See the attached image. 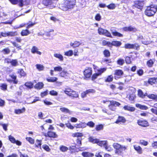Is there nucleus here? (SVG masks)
Listing matches in <instances>:
<instances>
[{"mask_svg": "<svg viewBox=\"0 0 157 157\" xmlns=\"http://www.w3.org/2000/svg\"><path fill=\"white\" fill-rule=\"evenodd\" d=\"M59 149L61 151L64 152L67 151L68 150V148L65 146L61 145L60 146Z\"/></svg>", "mask_w": 157, "mask_h": 157, "instance_id": "61", "label": "nucleus"}, {"mask_svg": "<svg viewBox=\"0 0 157 157\" xmlns=\"http://www.w3.org/2000/svg\"><path fill=\"white\" fill-rule=\"evenodd\" d=\"M106 7L109 10H113L115 9L116 6L114 3H111L107 6Z\"/></svg>", "mask_w": 157, "mask_h": 157, "instance_id": "58", "label": "nucleus"}, {"mask_svg": "<svg viewBox=\"0 0 157 157\" xmlns=\"http://www.w3.org/2000/svg\"><path fill=\"white\" fill-rule=\"evenodd\" d=\"M123 31L124 32H135L137 31V29L135 27H133L131 26L128 27L125 26L122 28Z\"/></svg>", "mask_w": 157, "mask_h": 157, "instance_id": "13", "label": "nucleus"}, {"mask_svg": "<svg viewBox=\"0 0 157 157\" xmlns=\"http://www.w3.org/2000/svg\"><path fill=\"white\" fill-rule=\"evenodd\" d=\"M68 74V73L67 71H65L64 70L61 71L59 73V75L60 76L63 77H65L67 76Z\"/></svg>", "mask_w": 157, "mask_h": 157, "instance_id": "51", "label": "nucleus"}, {"mask_svg": "<svg viewBox=\"0 0 157 157\" xmlns=\"http://www.w3.org/2000/svg\"><path fill=\"white\" fill-rule=\"evenodd\" d=\"M73 90L70 88L68 87L65 88L64 92L65 94L70 96V94H71Z\"/></svg>", "mask_w": 157, "mask_h": 157, "instance_id": "37", "label": "nucleus"}, {"mask_svg": "<svg viewBox=\"0 0 157 157\" xmlns=\"http://www.w3.org/2000/svg\"><path fill=\"white\" fill-rule=\"evenodd\" d=\"M17 73L19 74L21 77H25L26 75V73L22 68L19 69Z\"/></svg>", "mask_w": 157, "mask_h": 157, "instance_id": "36", "label": "nucleus"}, {"mask_svg": "<svg viewBox=\"0 0 157 157\" xmlns=\"http://www.w3.org/2000/svg\"><path fill=\"white\" fill-rule=\"evenodd\" d=\"M98 140L97 138H94L92 136H90L88 138L89 141L93 144H97Z\"/></svg>", "mask_w": 157, "mask_h": 157, "instance_id": "38", "label": "nucleus"}, {"mask_svg": "<svg viewBox=\"0 0 157 157\" xmlns=\"http://www.w3.org/2000/svg\"><path fill=\"white\" fill-rule=\"evenodd\" d=\"M95 124L92 121H90L86 124V126H88L90 128H93Z\"/></svg>", "mask_w": 157, "mask_h": 157, "instance_id": "62", "label": "nucleus"}, {"mask_svg": "<svg viewBox=\"0 0 157 157\" xmlns=\"http://www.w3.org/2000/svg\"><path fill=\"white\" fill-rule=\"evenodd\" d=\"M31 52L33 54L36 53L39 55H40L41 54V52L38 51L37 48L35 46H33L32 47L31 49Z\"/></svg>", "mask_w": 157, "mask_h": 157, "instance_id": "28", "label": "nucleus"}, {"mask_svg": "<svg viewBox=\"0 0 157 157\" xmlns=\"http://www.w3.org/2000/svg\"><path fill=\"white\" fill-rule=\"evenodd\" d=\"M44 135L46 137L53 138H57L58 137V135L56 132L51 131H48L47 133H44Z\"/></svg>", "mask_w": 157, "mask_h": 157, "instance_id": "11", "label": "nucleus"}, {"mask_svg": "<svg viewBox=\"0 0 157 157\" xmlns=\"http://www.w3.org/2000/svg\"><path fill=\"white\" fill-rule=\"evenodd\" d=\"M44 86V84L43 82H39L35 85L34 88L37 90H40L43 88Z\"/></svg>", "mask_w": 157, "mask_h": 157, "instance_id": "24", "label": "nucleus"}, {"mask_svg": "<svg viewBox=\"0 0 157 157\" xmlns=\"http://www.w3.org/2000/svg\"><path fill=\"white\" fill-rule=\"evenodd\" d=\"M42 3L45 6H48L52 5L53 2L52 0H43Z\"/></svg>", "mask_w": 157, "mask_h": 157, "instance_id": "30", "label": "nucleus"}, {"mask_svg": "<svg viewBox=\"0 0 157 157\" xmlns=\"http://www.w3.org/2000/svg\"><path fill=\"white\" fill-rule=\"evenodd\" d=\"M81 155L83 157H93L94 156V154L88 151H83Z\"/></svg>", "mask_w": 157, "mask_h": 157, "instance_id": "20", "label": "nucleus"}, {"mask_svg": "<svg viewBox=\"0 0 157 157\" xmlns=\"http://www.w3.org/2000/svg\"><path fill=\"white\" fill-rule=\"evenodd\" d=\"M123 108L125 110L131 112L134 111L136 109L134 107H131L128 105H124L123 107Z\"/></svg>", "mask_w": 157, "mask_h": 157, "instance_id": "27", "label": "nucleus"}, {"mask_svg": "<svg viewBox=\"0 0 157 157\" xmlns=\"http://www.w3.org/2000/svg\"><path fill=\"white\" fill-rule=\"evenodd\" d=\"M26 140L31 144H33L34 143V140L31 137H26Z\"/></svg>", "mask_w": 157, "mask_h": 157, "instance_id": "60", "label": "nucleus"}, {"mask_svg": "<svg viewBox=\"0 0 157 157\" xmlns=\"http://www.w3.org/2000/svg\"><path fill=\"white\" fill-rule=\"evenodd\" d=\"M106 70V68L103 67L100 68L97 70V73H94L91 77V79L92 81H94L98 77L101 75Z\"/></svg>", "mask_w": 157, "mask_h": 157, "instance_id": "4", "label": "nucleus"}, {"mask_svg": "<svg viewBox=\"0 0 157 157\" xmlns=\"http://www.w3.org/2000/svg\"><path fill=\"white\" fill-rule=\"evenodd\" d=\"M144 5L143 1L137 0L134 2L133 6L141 10L143 8Z\"/></svg>", "mask_w": 157, "mask_h": 157, "instance_id": "10", "label": "nucleus"}, {"mask_svg": "<svg viewBox=\"0 0 157 157\" xmlns=\"http://www.w3.org/2000/svg\"><path fill=\"white\" fill-rule=\"evenodd\" d=\"M155 60V59H150L146 62V65L148 67H151L154 63Z\"/></svg>", "mask_w": 157, "mask_h": 157, "instance_id": "25", "label": "nucleus"}, {"mask_svg": "<svg viewBox=\"0 0 157 157\" xmlns=\"http://www.w3.org/2000/svg\"><path fill=\"white\" fill-rule=\"evenodd\" d=\"M62 112L66 113H70V111L67 108L65 107H61L59 109Z\"/></svg>", "mask_w": 157, "mask_h": 157, "instance_id": "50", "label": "nucleus"}, {"mask_svg": "<svg viewBox=\"0 0 157 157\" xmlns=\"http://www.w3.org/2000/svg\"><path fill=\"white\" fill-rule=\"evenodd\" d=\"M135 98L136 97L134 95L131 94L129 96V100L131 101L132 103H133L135 101L134 100Z\"/></svg>", "mask_w": 157, "mask_h": 157, "instance_id": "59", "label": "nucleus"}, {"mask_svg": "<svg viewBox=\"0 0 157 157\" xmlns=\"http://www.w3.org/2000/svg\"><path fill=\"white\" fill-rule=\"evenodd\" d=\"M111 42L109 41H107L105 40H103L102 41V44L103 46H107L110 48Z\"/></svg>", "mask_w": 157, "mask_h": 157, "instance_id": "47", "label": "nucleus"}, {"mask_svg": "<svg viewBox=\"0 0 157 157\" xmlns=\"http://www.w3.org/2000/svg\"><path fill=\"white\" fill-rule=\"evenodd\" d=\"M104 126L102 124H99L96 125L95 129L97 131H99L103 129Z\"/></svg>", "mask_w": 157, "mask_h": 157, "instance_id": "54", "label": "nucleus"}, {"mask_svg": "<svg viewBox=\"0 0 157 157\" xmlns=\"http://www.w3.org/2000/svg\"><path fill=\"white\" fill-rule=\"evenodd\" d=\"M73 54V52L72 50H69L65 53L64 55L67 56H72Z\"/></svg>", "mask_w": 157, "mask_h": 157, "instance_id": "64", "label": "nucleus"}, {"mask_svg": "<svg viewBox=\"0 0 157 157\" xmlns=\"http://www.w3.org/2000/svg\"><path fill=\"white\" fill-rule=\"evenodd\" d=\"M83 136V134L82 132H76L73 133L72 135V136L73 137H77L78 138L79 137H82Z\"/></svg>", "mask_w": 157, "mask_h": 157, "instance_id": "39", "label": "nucleus"}, {"mask_svg": "<svg viewBox=\"0 0 157 157\" xmlns=\"http://www.w3.org/2000/svg\"><path fill=\"white\" fill-rule=\"evenodd\" d=\"M76 2V0H66L62 4L61 9L64 11L71 10L74 7Z\"/></svg>", "mask_w": 157, "mask_h": 157, "instance_id": "1", "label": "nucleus"}, {"mask_svg": "<svg viewBox=\"0 0 157 157\" xmlns=\"http://www.w3.org/2000/svg\"><path fill=\"white\" fill-rule=\"evenodd\" d=\"M96 91L94 89H89L82 92L81 94V96L82 98H84L86 96L87 94H93Z\"/></svg>", "mask_w": 157, "mask_h": 157, "instance_id": "12", "label": "nucleus"}, {"mask_svg": "<svg viewBox=\"0 0 157 157\" xmlns=\"http://www.w3.org/2000/svg\"><path fill=\"white\" fill-rule=\"evenodd\" d=\"M25 108L23 107L21 109H16L14 111V113L16 114H20L25 112Z\"/></svg>", "mask_w": 157, "mask_h": 157, "instance_id": "44", "label": "nucleus"}, {"mask_svg": "<svg viewBox=\"0 0 157 157\" xmlns=\"http://www.w3.org/2000/svg\"><path fill=\"white\" fill-rule=\"evenodd\" d=\"M122 44V43L120 41L117 40H113L111 42L110 47L112 48L113 46H114L116 47H119Z\"/></svg>", "mask_w": 157, "mask_h": 157, "instance_id": "18", "label": "nucleus"}, {"mask_svg": "<svg viewBox=\"0 0 157 157\" xmlns=\"http://www.w3.org/2000/svg\"><path fill=\"white\" fill-rule=\"evenodd\" d=\"M17 35V31H9L7 32V36H13Z\"/></svg>", "mask_w": 157, "mask_h": 157, "instance_id": "43", "label": "nucleus"}, {"mask_svg": "<svg viewBox=\"0 0 157 157\" xmlns=\"http://www.w3.org/2000/svg\"><path fill=\"white\" fill-rule=\"evenodd\" d=\"M30 33V32L28 29L26 28V29L22 30L20 34L22 36H26L28 35Z\"/></svg>", "mask_w": 157, "mask_h": 157, "instance_id": "22", "label": "nucleus"}, {"mask_svg": "<svg viewBox=\"0 0 157 157\" xmlns=\"http://www.w3.org/2000/svg\"><path fill=\"white\" fill-rule=\"evenodd\" d=\"M110 104L108 105L109 109L112 111H115L116 108L115 107L119 106L120 104L118 102L114 101H109Z\"/></svg>", "mask_w": 157, "mask_h": 157, "instance_id": "9", "label": "nucleus"}, {"mask_svg": "<svg viewBox=\"0 0 157 157\" xmlns=\"http://www.w3.org/2000/svg\"><path fill=\"white\" fill-rule=\"evenodd\" d=\"M9 76L12 79H7V80L8 82H12L14 84H17L18 83V81L17 78V76L15 74L10 75Z\"/></svg>", "mask_w": 157, "mask_h": 157, "instance_id": "14", "label": "nucleus"}, {"mask_svg": "<svg viewBox=\"0 0 157 157\" xmlns=\"http://www.w3.org/2000/svg\"><path fill=\"white\" fill-rule=\"evenodd\" d=\"M42 140H39L38 139L36 140V143L35 145V147L38 148H41V145L42 144Z\"/></svg>", "mask_w": 157, "mask_h": 157, "instance_id": "45", "label": "nucleus"}, {"mask_svg": "<svg viewBox=\"0 0 157 157\" xmlns=\"http://www.w3.org/2000/svg\"><path fill=\"white\" fill-rule=\"evenodd\" d=\"M114 148L115 149V153L117 154H120L123 151L127 148V146H123L117 143H114L113 144Z\"/></svg>", "mask_w": 157, "mask_h": 157, "instance_id": "3", "label": "nucleus"}, {"mask_svg": "<svg viewBox=\"0 0 157 157\" xmlns=\"http://www.w3.org/2000/svg\"><path fill=\"white\" fill-rule=\"evenodd\" d=\"M125 118L123 116H119L115 122V123L119 124L121 123H124L126 122Z\"/></svg>", "mask_w": 157, "mask_h": 157, "instance_id": "16", "label": "nucleus"}, {"mask_svg": "<svg viewBox=\"0 0 157 157\" xmlns=\"http://www.w3.org/2000/svg\"><path fill=\"white\" fill-rule=\"evenodd\" d=\"M92 70L91 67H87L83 71L84 78V79H88L90 78L92 74Z\"/></svg>", "mask_w": 157, "mask_h": 157, "instance_id": "5", "label": "nucleus"}, {"mask_svg": "<svg viewBox=\"0 0 157 157\" xmlns=\"http://www.w3.org/2000/svg\"><path fill=\"white\" fill-rule=\"evenodd\" d=\"M113 78L112 75H108L105 78L104 81L105 82L110 83L113 81Z\"/></svg>", "mask_w": 157, "mask_h": 157, "instance_id": "21", "label": "nucleus"}, {"mask_svg": "<svg viewBox=\"0 0 157 157\" xmlns=\"http://www.w3.org/2000/svg\"><path fill=\"white\" fill-rule=\"evenodd\" d=\"M11 43L15 47H16L18 50H21V46H18V44L15 41L11 42Z\"/></svg>", "mask_w": 157, "mask_h": 157, "instance_id": "57", "label": "nucleus"}, {"mask_svg": "<svg viewBox=\"0 0 157 157\" xmlns=\"http://www.w3.org/2000/svg\"><path fill=\"white\" fill-rule=\"evenodd\" d=\"M147 82L151 85L156 84L157 83V78L152 77L149 78Z\"/></svg>", "mask_w": 157, "mask_h": 157, "instance_id": "17", "label": "nucleus"}, {"mask_svg": "<svg viewBox=\"0 0 157 157\" xmlns=\"http://www.w3.org/2000/svg\"><path fill=\"white\" fill-rule=\"evenodd\" d=\"M75 127L76 128H83L86 127V123L81 122L79 124H76Z\"/></svg>", "mask_w": 157, "mask_h": 157, "instance_id": "31", "label": "nucleus"}, {"mask_svg": "<svg viewBox=\"0 0 157 157\" xmlns=\"http://www.w3.org/2000/svg\"><path fill=\"white\" fill-rule=\"evenodd\" d=\"M140 49V45L138 43L132 44V49L138 50Z\"/></svg>", "mask_w": 157, "mask_h": 157, "instance_id": "40", "label": "nucleus"}, {"mask_svg": "<svg viewBox=\"0 0 157 157\" xmlns=\"http://www.w3.org/2000/svg\"><path fill=\"white\" fill-rule=\"evenodd\" d=\"M103 54L105 57L108 58L111 56L110 52L109 50L107 49H105L103 52Z\"/></svg>", "mask_w": 157, "mask_h": 157, "instance_id": "35", "label": "nucleus"}, {"mask_svg": "<svg viewBox=\"0 0 157 157\" xmlns=\"http://www.w3.org/2000/svg\"><path fill=\"white\" fill-rule=\"evenodd\" d=\"M106 29H105L101 28H99L98 29V33L100 35H104Z\"/></svg>", "mask_w": 157, "mask_h": 157, "instance_id": "56", "label": "nucleus"}, {"mask_svg": "<svg viewBox=\"0 0 157 157\" xmlns=\"http://www.w3.org/2000/svg\"><path fill=\"white\" fill-rule=\"evenodd\" d=\"M123 108L125 110L131 112L134 111L136 109L134 107H131L128 105H124L123 107Z\"/></svg>", "mask_w": 157, "mask_h": 157, "instance_id": "26", "label": "nucleus"}, {"mask_svg": "<svg viewBox=\"0 0 157 157\" xmlns=\"http://www.w3.org/2000/svg\"><path fill=\"white\" fill-rule=\"evenodd\" d=\"M81 44L80 42L78 41H75L73 43L71 42L70 43V46L74 48L78 47Z\"/></svg>", "mask_w": 157, "mask_h": 157, "instance_id": "29", "label": "nucleus"}, {"mask_svg": "<svg viewBox=\"0 0 157 157\" xmlns=\"http://www.w3.org/2000/svg\"><path fill=\"white\" fill-rule=\"evenodd\" d=\"M13 5H17L18 4V6L20 7H22L24 5L23 0H9Z\"/></svg>", "mask_w": 157, "mask_h": 157, "instance_id": "15", "label": "nucleus"}, {"mask_svg": "<svg viewBox=\"0 0 157 157\" xmlns=\"http://www.w3.org/2000/svg\"><path fill=\"white\" fill-rule=\"evenodd\" d=\"M36 67L39 71H43L44 69V66L40 64H36Z\"/></svg>", "mask_w": 157, "mask_h": 157, "instance_id": "53", "label": "nucleus"}, {"mask_svg": "<svg viewBox=\"0 0 157 157\" xmlns=\"http://www.w3.org/2000/svg\"><path fill=\"white\" fill-rule=\"evenodd\" d=\"M157 11V5L151 4L147 6L145 10V14L148 17L153 16Z\"/></svg>", "mask_w": 157, "mask_h": 157, "instance_id": "2", "label": "nucleus"}, {"mask_svg": "<svg viewBox=\"0 0 157 157\" xmlns=\"http://www.w3.org/2000/svg\"><path fill=\"white\" fill-rule=\"evenodd\" d=\"M70 97L73 98H77L78 97V94L77 92L73 90L70 94Z\"/></svg>", "mask_w": 157, "mask_h": 157, "instance_id": "49", "label": "nucleus"}, {"mask_svg": "<svg viewBox=\"0 0 157 157\" xmlns=\"http://www.w3.org/2000/svg\"><path fill=\"white\" fill-rule=\"evenodd\" d=\"M25 85L28 88L31 89L33 87V84L31 82H26L25 83Z\"/></svg>", "mask_w": 157, "mask_h": 157, "instance_id": "48", "label": "nucleus"}, {"mask_svg": "<svg viewBox=\"0 0 157 157\" xmlns=\"http://www.w3.org/2000/svg\"><path fill=\"white\" fill-rule=\"evenodd\" d=\"M54 56L56 58L58 59L60 61H63V57L61 54L55 53L54 54Z\"/></svg>", "mask_w": 157, "mask_h": 157, "instance_id": "42", "label": "nucleus"}, {"mask_svg": "<svg viewBox=\"0 0 157 157\" xmlns=\"http://www.w3.org/2000/svg\"><path fill=\"white\" fill-rule=\"evenodd\" d=\"M117 62L118 65L121 66L124 63V61L123 59L120 58L117 60Z\"/></svg>", "mask_w": 157, "mask_h": 157, "instance_id": "63", "label": "nucleus"}, {"mask_svg": "<svg viewBox=\"0 0 157 157\" xmlns=\"http://www.w3.org/2000/svg\"><path fill=\"white\" fill-rule=\"evenodd\" d=\"M134 149L140 154L143 153V150L141 147L140 146L135 145L133 146Z\"/></svg>", "mask_w": 157, "mask_h": 157, "instance_id": "23", "label": "nucleus"}, {"mask_svg": "<svg viewBox=\"0 0 157 157\" xmlns=\"http://www.w3.org/2000/svg\"><path fill=\"white\" fill-rule=\"evenodd\" d=\"M58 78L56 77H51L50 78H47V81L49 82H56Z\"/></svg>", "mask_w": 157, "mask_h": 157, "instance_id": "46", "label": "nucleus"}, {"mask_svg": "<svg viewBox=\"0 0 157 157\" xmlns=\"http://www.w3.org/2000/svg\"><path fill=\"white\" fill-rule=\"evenodd\" d=\"M0 88L3 91H6L7 90V85L5 83H2L0 86Z\"/></svg>", "mask_w": 157, "mask_h": 157, "instance_id": "52", "label": "nucleus"}, {"mask_svg": "<svg viewBox=\"0 0 157 157\" xmlns=\"http://www.w3.org/2000/svg\"><path fill=\"white\" fill-rule=\"evenodd\" d=\"M147 97L149 99H152L157 101V95L151 94L147 95Z\"/></svg>", "mask_w": 157, "mask_h": 157, "instance_id": "34", "label": "nucleus"}, {"mask_svg": "<svg viewBox=\"0 0 157 157\" xmlns=\"http://www.w3.org/2000/svg\"><path fill=\"white\" fill-rule=\"evenodd\" d=\"M113 74L114 78L117 80L122 78L124 74V72L121 70L117 69L115 70Z\"/></svg>", "mask_w": 157, "mask_h": 157, "instance_id": "8", "label": "nucleus"}, {"mask_svg": "<svg viewBox=\"0 0 157 157\" xmlns=\"http://www.w3.org/2000/svg\"><path fill=\"white\" fill-rule=\"evenodd\" d=\"M4 63L7 65L10 64L13 67H15L18 64V61L17 59H11L10 58H6L4 59Z\"/></svg>", "mask_w": 157, "mask_h": 157, "instance_id": "7", "label": "nucleus"}, {"mask_svg": "<svg viewBox=\"0 0 157 157\" xmlns=\"http://www.w3.org/2000/svg\"><path fill=\"white\" fill-rule=\"evenodd\" d=\"M97 144L100 147H103L107 144V141L105 140H100L98 139Z\"/></svg>", "mask_w": 157, "mask_h": 157, "instance_id": "33", "label": "nucleus"}, {"mask_svg": "<svg viewBox=\"0 0 157 157\" xmlns=\"http://www.w3.org/2000/svg\"><path fill=\"white\" fill-rule=\"evenodd\" d=\"M1 52L4 55H8L10 53V50L8 47H7L2 49Z\"/></svg>", "mask_w": 157, "mask_h": 157, "instance_id": "41", "label": "nucleus"}, {"mask_svg": "<svg viewBox=\"0 0 157 157\" xmlns=\"http://www.w3.org/2000/svg\"><path fill=\"white\" fill-rule=\"evenodd\" d=\"M113 35L114 36H117L119 37H122L123 35L117 31L113 32L112 33Z\"/></svg>", "mask_w": 157, "mask_h": 157, "instance_id": "55", "label": "nucleus"}, {"mask_svg": "<svg viewBox=\"0 0 157 157\" xmlns=\"http://www.w3.org/2000/svg\"><path fill=\"white\" fill-rule=\"evenodd\" d=\"M136 106L142 110H147L148 109V107L145 105H142L139 103H136L135 104Z\"/></svg>", "mask_w": 157, "mask_h": 157, "instance_id": "32", "label": "nucleus"}, {"mask_svg": "<svg viewBox=\"0 0 157 157\" xmlns=\"http://www.w3.org/2000/svg\"><path fill=\"white\" fill-rule=\"evenodd\" d=\"M147 93H145L144 94L141 89H139L137 90V95L140 98H144L146 96H147Z\"/></svg>", "mask_w": 157, "mask_h": 157, "instance_id": "19", "label": "nucleus"}, {"mask_svg": "<svg viewBox=\"0 0 157 157\" xmlns=\"http://www.w3.org/2000/svg\"><path fill=\"white\" fill-rule=\"evenodd\" d=\"M137 123L139 126L142 128H146L150 126L147 120L142 118L138 120Z\"/></svg>", "mask_w": 157, "mask_h": 157, "instance_id": "6", "label": "nucleus"}]
</instances>
